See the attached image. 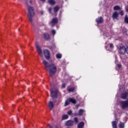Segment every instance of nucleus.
I'll list each match as a JSON object with an SVG mask.
<instances>
[{"instance_id": "1", "label": "nucleus", "mask_w": 128, "mask_h": 128, "mask_svg": "<svg viewBox=\"0 0 128 128\" xmlns=\"http://www.w3.org/2000/svg\"><path fill=\"white\" fill-rule=\"evenodd\" d=\"M43 64L45 66V70L47 71L49 70V74L50 76H54V74L56 72V66L54 64H48V62L42 59Z\"/></svg>"}, {"instance_id": "2", "label": "nucleus", "mask_w": 128, "mask_h": 128, "mask_svg": "<svg viewBox=\"0 0 128 128\" xmlns=\"http://www.w3.org/2000/svg\"><path fill=\"white\" fill-rule=\"evenodd\" d=\"M28 17L32 24L34 26V20L32 19V18H34L35 14L34 8V7L32 6H28Z\"/></svg>"}, {"instance_id": "3", "label": "nucleus", "mask_w": 128, "mask_h": 128, "mask_svg": "<svg viewBox=\"0 0 128 128\" xmlns=\"http://www.w3.org/2000/svg\"><path fill=\"white\" fill-rule=\"evenodd\" d=\"M50 92L51 94V98H58V90L56 89L54 90L51 88L50 90Z\"/></svg>"}, {"instance_id": "4", "label": "nucleus", "mask_w": 128, "mask_h": 128, "mask_svg": "<svg viewBox=\"0 0 128 128\" xmlns=\"http://www.w3.org/2000/svg\"><path fill=\"white\" fill-rule=\"evenodd\" d=\"M120 106L123 110H124V108H128V99L127 100L125 101H120Z\"/></svg>"}, {"instance_id": "5", "label": "nucleus", "mask_w": 128, "mask_h": 128, "mask_svg": "<svg viewBox=\"0 0 128 128\" xmlns=\"http://www.w3.org/2000/svg\"><path fill=\"white\" fill-rule=\"evenodd\" d=\"M35 44L36 50L39 56H42V48H40V46H38V42H36Z\"/></svg>"}, {"instance_id": "6", "label": "nucleus", "mask_w": 128, "mask_h": 128, "mask_svg": "<svg viewBox=\"0 0 128 128\" xmlns=\"http://www.w3.org/2000/svg\"><path fill=\"white\" fill-rule=\"evenodd\" d=\"M44 54L47 60H49L50 58V51L48 50H46L44 51Z\"/></svg>"}, {"instance_id": "7", "label": "nucleus", "mask_w": 128, "mask_h": 128, "mask_svg": "<svg viewBox=\"0 0 128 128\" xmlns=\"http://www.w3.org/2000/svg\"><path fill=\"white\" fill-rule=\"evenodd\" d=\"M126 47L124 46H121L118 49V52L120 54H126Z\"/></svg>"}, {"instance_id": "8", "label": "nucleus", "mask_w": 128, "mask_h": 128, "mask_svg": "<svg viewBox=\"0 0 128 128\" xmlns=\"http://www.w3.org/2000/svg\"><path fill=\"white\" fill-rule=\"evenodd\" d=\"M58 19L56 18H55L52 19L50 22V24H52V26L54 27V26H56V24H58Z\"/></svg>"}, {"instance_id": "9", "label": "nucleus", "mask_w": 128, "mask_h": 128, "mask_svg": "<svg viewBox=\"0 0 128 128\" xmlns=\"http://www.w3.org/2000/svg\"><path fill=\"white\" fill-rule=\"evenodd\" d=\"M120 14L118 12H113L112 15V18L113 20H118V15Z\"/></svg>"}, {"instance_id": "10", "label": "nucleus", "mask_w": 128, "mask_h": 128, "mask_svg": "<svg viewBox=\"0 0 128 128\" xmlns=\"http://www.w3.org/2000/svg\"><path fill=\"white\" fill-rule=\"evenodd\" d=\"M43 36L44 40H50V35L48 33H44L43 34Z\"/></svg>"}, {"instance_id": "11", "label": "nucleus", "mask_w": 128, "mask_h": 128, "mask_svg": "<svg viewBox=\"0 0 128 128\" xmlns=\"http://www.w3.org/2000/svg\"><path fill=\"white\" fill-rule=\"evenodd\" d=\"M66 124L67 126H74V120H69L66 122Z\"/></svg>"}, {"instance_id": "12", "label": "nucleus", "mask_w": 128, "mask_h": 128, "mask_svg": "<svg viewBox=\"0 0 128 128\" xmlns=\"http://www.w3.org/2000/svg\"><path fill=\"white\" fill-rule=\"evenodd\" d=\"M128 98V93L127 92L122 94L121 98H122V100H126Z\"/></svg>"}, {"instance_id": "13", "label": "nucleus", "mask_w": 128, "mask_h": 128, "mask_svg": "<svg viewBox=\"0 0 128 128\" xmlns=\"http://www.w3.org/2000/svg\"><path fill=\"white\" fill-rule=\"evenodd\" d=\"M96 22L98 24H102L104 22V18L102 17H98L97 19H96Z\"/></svg>"}, {"instance_id": "14", "label": "nucleus", "mask_w": 128, "mask_h": 128, "mask_svg": "<svg viewBox=\"0 0 128 128\" xmlns=\"http://www.w3.org/2000/svg\"><path fill=\"white\" fill-rule=\"evenodd\" d=\"M54 102L52 101H50L48 104V106L50 108V110H52V108H54Z\"/></svg>"}, {"instance_id": "15", "label": "nucleus", "mask_w": 128, "mask_h": 128, "mask_svg": "<svg viewBox=\"0 0 128 128\" xmlns=\"http://www.w3.org/2000/svg\"><path fill=\"white\" fill-rule=\"evenodd\" d=\"M84 126V122H80L78 125V128H83Z\"/></svg>"}, {"instance_id": "16", "label": "nucleus", "mask_w": 128, "mask_h": 128, "mask_svg": "<svg viewBox=\"0 0 128 128\" xmlns=\"http://www.w3.org/2000/svg\"><path fill=\"white\" fill-rule=\"evenodd\" d=\"M69 100L70 101V102H72V104H76V100L74 98H69Z\"/></svg>"}, {"instance_id": "17", "label": "nucleus", "mask_w": 128, "mask_h": 128, "mask_svg": "<svg viewBox=\"0 0 128 128\" xmlns=\"http://www.w3.org/2000/svg\"><path fill=\"white\" fill-rule=\"evenodd\" d=\"M116 124H118L116 121L112 122V126L113 128H116Z\"/></svg>"}, {"instance_id": "18", "label": "nucleus", "mask_w": 128, "mask_h": 128, "mask_svg": "<svg viewBox=\"0 0 128 128\" xmlns=\"http://www.w3.org/2000/svg\"><path fill=\"white\" fill-rule=\"evenodd\" d=\"M68 114H64L62 116V120H68Z\"/></svg>"}, {"instance_id": "19", "label": "nucleus", "mask_w": 128, "mask_h": 128, "mask_svg": "<svg viewBox=\"0 0 128 128\" xmlns=\"http://www.w3.org/2000/svg\"><path fill=\"white\" fill-rule=\"evenodd\" d=\"M48 2L52 4V6H54L56 4V2L54 1V0H48Z\"/></svg>"}, {"instance_id": "20", "label": "nucleus", "mask_w": 128, "mask_h": 128, "mask_svg": "<svg viewBox=\"0 0 128 128\" xmlns=\"http://www.w3.org/2000/svg\"><path fill=\"white\" fill-rule=\"evenodd\" d=\"M114 10H122L120 7L118 6H116L114 7Z\"/></svg>"}, {"instance_id": "21", "label": "nucleus", "mask_w": 128, "mask_h": 128, "mask_svg": "<svg viewBox=\"0 0 128 128\" xmlns=\"http://www.w3.org/2000/svg\"><path fill=\"white\" fill-rule=\"evenodd\" d=\"M54 12H58L60 10V7H58V6H55L54 8Z\"/></svg>"}, {"instance_id": "22", "label": "nucleus", "mask_w": 128, "mask_h": 128, "mask_svg": "<svg viewBox=\"0 0 128 128\" xmlns=\"http://www.w3.org/2000/svg\"><path fill=\"white\" fill-rule=\"evenodd\" d=\"M70 102V99L66 100L64 104V106H68Z\"/></svg>"}, {"instance_id": "23", "label": "nucleus", "mask_w": 128, "mask_h": 128, "mask_svg": "<svg viewBox=\"0 0 128 128\" xmlns=\"http://www.w3.org/2000/svg\"><path fill=\"white\" fill-rule=\"evenodd\" d=\"M124 22L126 24H128V16L126 14L124 16Z\"/></svg>"}, {"instance_id": "24", "label": "nucleus", "mask_w": 128, "mask_h": 128, "mask_svg": "<svg viewBox=\"0 0 128 128\" xmlns=\"http://www.w3.org/2000/svg\"><path fill=\"white\" fill-rule=\"evenodd\" d=\"M119 128H124V124L123 122H120L119 124Z\"/></svg>"}, {"instance_id": "25", "label": "nucleus", "mask_w": 128, "mask_h": 128, "mask_svg": "<svg viewBox=\"0 0 128 128\" xmlns=\"http://www.w3.org/2000/svg\"><path fill=\"white\" fill-rule=\"evenodd\" d=\"M79 114H80V116H82V114H84V110L80 109L79 110Z\"/></svg>"}, {"instance_id": "26", "label": "nucleus", "mask_w": 128, "mask_h": 128, "mask_svg": "<svg viewBox=\"0 0 128 128\" xmlns=\"http://www.w3.org/2000/svg\"><path fill=\"white\" fill-rule=\"evenodd\" d=\"M56 58H62V54H56Z\"/></svg>"}, {"instance_id": "27", "label": "nucleus", "mask_w": 128, "mask_h": 128, "mask_svg": "<svg viewBox=\"0 0 128 128\" xmlns=\"http://www.w3.org/2000/svg\"><path fill=\"white\" fill-rule=\"evenodd\" d=\"M68 90V92H74V88H70Z\"/></svg>"}, {"instance_id": "28", "label": "nucleus", "mask_w": 128, "mask_h": 128, "mask_svg": "<svg viewBox=\"0 0 128 128\" xmlns=\"http://www.w3.org/2000/svg\"><path fill=\"white\" fill-rule=\"evenodd\" d=\"M67 114H68V116H72V110H68L67 112Z\"/></svg>"}, {"instance_id": "29", "label": "nucleus", "mask_w": 128, "mask_h": 128, "mask_svg": "<svg viewBox=\"0 0 128 128\" xmlns=\"http://www.w3.org/2000/svg\"><path fill=\"white\" fill-rule=\"evenodd\" d=\"M74 122L75 124H78V118L77 117L74 118Z\"/></svg>"}, {"instance_id": "30", "label": "nucleus", "mask_w": 128, "mask_h": 128, "mask_svg": "<svg viewBox=\"0 0 128 128\" xmlns=\"http://www.w3.org/2000/svg\"><path fill=\"white\" fill-rule=\"evenodd\" d=\"M119 14H120L122 16H124V12L122 10H120Z\"/></svg>"}, {"instance_id": "31", "label": "nucleus", "mask_w": 128, "mask_h": 128, "mask_svg": "<svg viewBox=\"0 0 128 128\" xmlns=\"http://www.w3.org/2000/svg\"><path fill=\"white\" fill-rule=\"evenodd\" d=\"M52 36H54V34H56V30H52Z\"/></svg>"}, {"instance_id": "32", "label": "nucleus", "mask_w": 128, "mask_h": 128, "mask_svg": "<svg viewBox=\"0 0 128 128\" xmlns=\"http://www.w3.org/2000/svg\"><path fill=\"white\" fill-rule=\"evenodd\" d=\"M125 46L126 47V48H128V42H125Z\"/></svg>"}, {"instance_id": "33", "label": "nucleus", "mask_w": 128, "mask_h": 128, "mask_svg": "<svg viewBox=\"0 0 128 128\" xmlns=\"http://www.w3.org/2000/svg\"><path fill=\"white\" fill-rule=\"evenodd\" d=\"M62 88H66V84H63L62 86Z\"/></svg>"}, {"instance_id": "34", "label": "nucleus", "mask_w": 128, "mask_h": 128, "mask_svg": "<svg viewBox=\"0 0 128 128\" xmlns=\"http://www.w3.org/2000/svg\"><path fill=\"white\" fill-rule=\"evenodd\" d=\"M110 46L111 48H114V45L112 44H110Z\"/></svg>"}, {"instance_id": "35", "label": "nucleus", "mask_w": 128, "mask_h": 128, "mask_svg": "<svg viewBox=\"0 0 128 128\" xmlns=\"http://www.w3.org/2000/svg\"><path fill=\"white\" fill-rule=\"evenodd\" d=\"M78 116V114L76 113H74V114H72V116Z\"/></svg>"}, {"instance_id": "36", "label": "nucleus", "mask_w": 128, "mask_h": 128, "mask_svg": "<svg viewBox=\"0 0 128 128\" xmlns=\"http://www.w3.org/2000/svg\"><path fill=\"white\" fill-rule=\"evenodd\" d=\"M126 12H128V6L126 8Z\"/></svg>"}, {"instance_id": "37", "label": "nucleus", "mask_w": 128, "mask_h": 128, "mask_svg": "<svg viewBox=\"0 0 128 128\" xmlns=\"http://www.w3.org/2000/svg\"><path fill=\"white\" fill-rule=\"evenodd\" d=\"M48 12H50V14H52V8H50L48 9Z\"/></svg>"}, {"instance_id": "38", "label": "nucleus", "mask_w": 128, "mask_h": 128, "mask_svg": "<svg viewBox=\"0 0 128 128\" xmlns=\"http://www.w3.org/2000/svg\"><path fill=\"white\" fill-rule=\"evenodd\" d=\"M126 52L128 54V48H126Z\"/></svg>"}, {"instance_id": "39", "label": "nucleus", "mask_w": 128, "mask_h": 128, "mask_svg": "<svg viewBox=\"0 0 128 128\" xmlns=\"http://www.w3.org/2000/svg\"><path fill=\"white\" fill-rule=\"evenodd\" d=\"M48 126H49L50 128H52V126H50V124H48Z\"/></svg>"}, {"instance_id": "40", "label": "nucleus", "mask_w": 128, "mask_h": 128, "mask_svg": "<svg viewBox=\"0 0 128 128\" xmlns=\"http://www.w3.org/2000/svg\"><path fill=\"white\" fill-rule=\"evenodd\" d=\"M117 66L119 68H120V66H122V65L120 64H118Z\"/></svg>"}, {"instance_id": "41", "label": "nucleus", "mask_w": 128, "mask_h": 128, "mask_svg": "<svg viewBox=\"0 0 128 128\" xmlns=\"http://www.w3.org/2000/svg\"><path fill=\"white\" fill-rule=\"evenodd\" d=\"M30 4H32V0H30Z\"/></svg>"}, {"instance_id": "42", "label": "nucleus", "mask_w": 128, "mask_h": 128, "mask_svg": "<svg viewBox=\"0 0 128 128\" xmlns=\"http://www.w3.org/2000/svg\"><path fill=\"white\" fill-rule=\"evenodd\" d=\"M40 14H44V12H43L42 11H41Z\"/></svg>"}, {"instance_id": "43", "label": "nucleus", "mask_w": 128, "mask_h": 128, "mask_svg": "<svg viewBox=\"0 0 128 128\" xmlns=\"http://www.w3.org/2000/svg\"><path fill=\"white\" fill-rule=\"evenodd\" d=\"M41 0V2H46V0Z\"/></svg>"}, {"instance_id": "44", "label": "nucleus", "mask_w": 128, "mask_h": 128, "mask_svg": "<svg viewBox=\"0 0 128 128\" xmlns=\"http://www.w3.org/2000/svg\"><path fill=\"white\" fill-rule=\"evenodd\" d=\"M56 128H58V126H56Z\"/></svg>"}]
</instances>
